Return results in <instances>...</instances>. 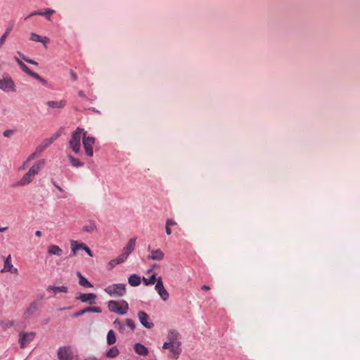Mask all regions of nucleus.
Wrapping results in <instances>:
<instances>
[{
    "instance_id": "nucleus-40",
    "label": "nucleus",
    "mask_w": 360,
    "mask_h": 360,
    "mask_svg": "<svg viewBox=\"0 0 360 360\" xmlns=\"http://www.w3.org/2000/svg\"><path fill=\"white\" fill-rule=\"evenodd\" d=\"M55 11L52 9H46L45 12H43L44 15H45L49 20H50V15L53 13H54Z\"/></svg>"
},
{
    "instance_id": "nucleus-59",
    "label": "nucleus",
    "mask_w": 360,
    "mask_h": 360,
    "mask_svg": "<svg viewBox=\"0 0 360 360\" xmlns=\"http://www.w3.org/2000/svg\"><path fill=\"white\" fill-rule=\"evenodd\" d=\"M18 54L19 55L20 58H22V56H24L22 53L18 52Z\"/></svg>"
},
{
    "instance_id": "nucleus-44",
    "label": "nucleus",
    "mask_w": 360,
    "mask_h": 360,
    "mask_svg": "<svg viewBox=\"0 0 360 360\" xmlns=\"http://www.w3.org/2000/svg\"><path fill=\"white\" fill-rule=\"evenodd\" d=\"M28 75L31 76L32 77L36 79L37 80H39V78L41 77L40 75H39L36 72H34L33 71L30 70L28 74Z\"/></svg>"
},
{
    "instance_id": "nucleus-4",
    "label": "nucleus",
    "mask_w": 360,
    "mask_h": 360,
    "mask_svg": "<svg viewBox=\"0 0 360 360\" xmlns=\"http://www.w3.org/2000/svg\"><path fill=\"white\" fill-rule=\"evenodd\" d=\"M104 291L110 297H123L126 292V284L115 283L107 286Z\"/></svg>"
},
{
    "instance_id": "nucleus-57",
    "label": "nucleus",
    "mask_w": 360,
    "mask_h": 360,
    "mask_svg": "<svg viewBox=\"0 0 360 360\" xmlns=\"http://www.w3.org/2000/svg\"><path fill=\"white\" fill-rule=\"evenodd\" d=\"M15 60L17 62V63L19 65V63H22V61L20 60L18 58L15 57Z\"/></svg>"
},
{
    "instance_id": "nucleus-37",
    "label": "nucleus",
    "mask_w": 360,
    "mask_h": 360,
    "mask_svg": "<svg viewBox=\"0 0 360 360\" xmlns=\"http://www.w3.org/2000/svg\"><path fill=\"white\" fill-rule=\"evenodd\" d=\"M127 257H128V256L122 252L115 259L117 261V263H118L120 264L123 263L127 259Z\"/></svg>"
},
{
    "instance_id": "nucleus-10",
    "label": "nucleus",
    "mask_w": 360,
    "mask_h": 360,
    "mask_svg": "<svg viewBox=\"0 0 360 360\" xmlns=\"http://www.w3.org/2000/svg\"><path fill=\"white\" fill-rule=\"evenodd\" d=\"M139 320L141 324L148 328L150 329L154 326V323L150 320L149 316L143 311H140L137 314Z\"/></svg>"
},
{
    "instance_id": "nucleus-54",
    "label": "nucleus",
    "mask_w": 360,
    "mask_h": 360,
    "mask_svg": "<svg viewBox=\"0 0 360 360\" xmlns=\"http://www.w3.org/2000/svg\"><path fill=\"white\" fill-rule=\"evenodd\" d=\"M35 235H36L37 236H38V237H40V236H41V231H37L35 232Z\"/></svg>"
},
{
    "instance_id": "nucleus-1",
    "label": "nucleus",
    "mask_w": 360,
    "mask_h": 360,
    "mask_svg": "<svg viewBox=\"0 0 360 360\" xmlns=\"http://www.w3.org/2000/svg\"><path fill=\"white\" fill-rule=\"evenodd\" d=\"M180 338V334L177 331L170 330L167 337V341L162 346L163 349H169L172 353V357L175 359H178L181 352Z\"/></svg>"
},
{
    "instance_id": "nucleus-5",
    "label": "nucleus",
    "mask_w": 360,
    "mask_h": 360,
    "mask_svg": "<svg viewBox=\"0 0 360 360\" xmlns=\"http://www.w3.org/2000/svg\"><path fill=\"white\" fill-rule=\"evenodd\" d=\"M82 143L86 155L92 157L94 155L93 146L95 143V138L86 136V134H84Z\"/></svg>"
},
{
    "instance_id": "nucleus-56",
    "label": "nucleus",
    "mask_w": 360,
    "mask_h": 360,
    "mask_svg": "<svg viewBox=\"0 0 360 360\" xmlns=\"http://www.w3.org/2000/svg\"><path fill=\"white\" fill-rule=\"evenodd\" d=\"M8 229V227H0V232H4Z\"/></svg>"
},
{
    "instance_id": "nucleus-2",
    "label": "nucleus",
    "mask_w": 360,
    "mask_h": 360,
    "mask_svg": "<svg viewBox=\"0 0 360 360\" xmlns=\"http://www.w3.org/2000/svg\"><path fill=\"white\" fill-rule=\"evenodd\" d=\"M84 134H86V131L80 127H77L76 130L72 133L69 146L75 153H78L80 151L81 139H83Z\"/></svg>"
},
{
    "instance_id": "nucleus-51",
    "label": "nucleus",
    "mask_w": 360,
    "mask_h": 360,
    "mask_svg": "<svg viewBox=\"0 0 360 360\" xmlns=\"http://www.w3.org/2000/svg\"><path fill=\"white\" fill-rule=\"evenodd\" d=\"M38 81H39L41 83H42L44 85L47 84V81L46 79H44V78H42L41 77L39 78V79Z\"/></svg>"
},
{
    "instance_id": "nucleus-26",
    "label": "nucleus",
    "mask_w": 360,
    "mask_h": 360,
    "mask_svg": "<svg viewBox=\"0 0 360 360\" xmlns=\"http://www.w3.org/2000/svg\"><path fill=\"white\" fill-rule=\"evenodd\" d=\"M47 291H53L55 295L58 292L66 293V292H68V288L64 285L59 286V287L49 285L47 288Z\"/></svg>"
},
{
    "instance_id": "nucleus-58",
    "label": "nucleus",
    "mask_w": 360,
    "mask_h": 360,
    "mask_svg": "<svg viewBox=\"0 0 360 360\" xmlns=\"http://www.w3.org/2000/svg\"><path fill=\"white\" fill-rule=\"evenodd\" d=\"M84 360H98V359L96 358H95V357H89V358H87V359H86Z\"/></svg>"
},
{
    "instance_id": "nucleus-38",
    "label": "nucleus",
    "mask_w": 360,
    "mask_h": 360,
    "mask_svg": "<svg viewBox=\"0 0 360 360\" xmlns=\"http://www.w3.org/2000/svg\"><path fill=\"white\" fill-rule=\"evenodd\" d=\"M38 154H39V151H37V149H36V150L27 158V159L25 162V164H27L32 160H33L36 157H38V156L40 155H38Z\"/></svg>"
},
{
    "instance_id": "nucleus-45",
    "label": "nucleus",
    "mask_w": 360,
    "mask_h": 360,
    "mask_svg": "<svg viewBox=\"0 0 360 360\" xmlns=\"http://www.w3.org/2000/svg\"><path fill=\"white\" fill-rule=\"evenodd\" d=\"M86 313V308L84 309H82L79 311H77L75 312L73 315H72V317H78L79 316H82L84 314Z\"/></svg>"
},
{
    "instance_id": "nucleus-18",
    "label": "nucleus",
    "mask_w": 360,
    "mask_h": 360,
    "mask_svg": "<svg viewBox=\"0 0 360 360\" xmlns=\"http://www.w3.org/2000/svg\"><path fill=\"white\" fill-rule=\"evenodd\" d=\"M136 245V238L129 239L127 244L124 247L122 252L129 256L134 250Z\"/></svg>"
},
{
    "instance_id": "nucleus-15",
    "label": "nucleus",
    "mask_w": 360,
    "mask_h": 360,
    "mask_svg": "<svg viewBox=\"0 0 360 360\" xmlns=\"http://www.w3.org/2000/svg\"><path fill=\"white\" fill-rule=\"evenodd\" d=\"M47 252L50 255L61 257L63 254V250L58 245L51 244L48 246Z\"/></svg>"
},
{
    "instance_id": "nucleus-30",
    "label": "nucleus",
    "mask_w": 360,
    "mask_h": 360,
    "mask_svg": "<svg viewBox=\"0 0 360 360\" xmlns=\"http://www.w3.org/2000/svg\"><path fill=\"white\" fill-rule=\"evenodd\" d=\"M68 159L72 166L75 167H79L83 166L84 163L82 162L79 159L72 157V155H68Z\"/></svg>"
},
{
    "instance_id": "nucleus-53",
    "label": "nucleus",
    "mask_w": 360,
    "mask_h": 360,
    "mask_svg": "<svg viewBox=\"0 0 360 360\" xmlns=\"http://www.w3.org/2000/svg\"><path fill=\"white\" fill-rule=\"evenodd\" d=\"M202 289L204 290H210V288L208 285H204L202 286Z\"/></svg>"
},
{
    "instance_id": "nucleus-36",
    "label": "nucleus",
    "mask_w": 360,
    "mask_h": 360,
    "mask_svg": "<svg viewBox=\"0 0 360 360\" xmlns=\"http://www.w3.org/2000/svg\"><path fill=\"white\" fill-rule=\"evenodd\" d=\"M11 32V29H7L6 31L5 32V33L0 38V46H1L5 41H6V39L7 38L8 35Z\"/></svg>"
},
{
    "instance_id": "nucleus-25",
    "label": "nucleus",
    "mask_w": 360,
    "mask_h": 360,
    "mask_svg": "<svg viewBox=\"0 0 360 360\" xmlns=\"http://www.w3.org/2000/svg\"><path fill=\"white\" fill-rule=\"evenodd\" d=\"M128 282L131 286H138L141 283V278L136 274H131L128 278Z\"/></svg>"
},
{
    "instance_id": "nucleus-14",
    "label": "nucleus",
    "mask_w": 360,
    "mask_h": 360,
    "mask_svg": "<svg viewBox=\"0 0 360 360\" xmlns=\"http://www.w3.org/2000/svg\"><path fill=\"white\" fill-rule=\"evenodd\" d=\"M34 336V333L21 334L20 338V347L24 348L28 342H30L33 340Z\"/></svg>"
},
{
    "instance_id": "nucleus-29",
    "label": "nucleus",
    "mask_w": 360,
    "mask_h": 360,
    "mask_svg": "<svg viewBox=\"0 0 360 360\" xmlns=\"http://www.w3.org/2000/svg\"><path fill=\"white\" fill-rule=\"evenodd\" d=\"M115 342H116L115 333L112 330H110L107 334V343L109 345H112Z\"/></svg>"
},
{
    "instance_id": "nucleus-52",
    "label": "nucleus",
    "mask_w": 360,
    "mask_h": 360,
    "mask_svg": "<svg viewBox=\"0 0 360 360\" xmlns=\"http://www.w3.org/2000/svg\"><path fill=\"white\" fill-rule=\"evenodd\" d=\"M53 184H54V186H56V188L58 191H63V188H62L60 186L57 185L55 182H53Z\"/></svg>"
},
{
    "instance_id": "nucleus-21",
    "label": "nucleus",
    "mask_w": 360,
    "mask_h": 360,
    "mask_svg": "<svg viewBox=\"0 0 360 360\" xmlns=\"http://www.w3.org/2000/svg\"><path fill=\"white\" fill-rule=\"evenodd\" d=\"M85 244L81 242H78L77 240H71L70 241V248L71 251L73 253V255H76L77 251L78 250H84L85 248Z\"/></svg>"
},
{
    "instance_id": "nucleus-34",
    "label": "nucleus",
    "mask_w": 360,
    "mask_h": 360,
    "mask_svg": "<svg viewBox=\"0 0 360 360\" xmlns=\"http://www.w3.org/2000/svg\"><path fill=\"white\" fill-rule=\"evenodd\" d=\"M126 325L131 330H134L136 328V324L134 321L131 319H127L125 320Z\"/></svg>"
},
{
    "instance_id": "nucleus-42",
    "label": "nucleus",
    "mask_w": 360,
    "mask_h": 360,
    "mask_svg": "<svg viewBox=\"0 0 360 360\" xmlns=\"http://www.w3.org/2000/svg\"><path fill=\"white\" fill-rule=\"evenodd\" d=\"M22 59L30 64H32V65H38V63H37L36 61H34L32 59H30V58L25 57V56H22Z\"/></svg>"
},
{
    "instance_id": "nucleus-41",
    "label": "nucleus",
    "mask_w": 360,
    "mask_h": 360,
    "mask_svg": "<svg viewBox=\"0 0 360 360\" xmlns=\"http://www.w3.org/2000/svg\"><path fill=\"white\" fill-rule=\"evenodd\" d=\"M14 133V130L13 129H6L4 131V136L5 137H10Z\"/></svg>"
},
{
    "instance_id": "nucleus-27",
    "label": "nucleus",
    "mask_w": 360,
    "mask_h": 360,
    "mask_svg": "<svg viewBox=\"0 0 360 360\" xmlns=\"http://www.w3.org/2000/svg\"><path fill=\"white\" fill-rule=\"evenodd\" d=\"M119 354L120 352L117 347H112L106 352L105 356L108 358H115Z\"/></svg>"
},
{
    "instance_id": "nucleus-50",
    "label": "nucleus",
    "mask_w": 360,
    "mask_h": 360,
    "mask_svg": "<svg viewBox=\"0 0 360 360\" xmlns=\"http://www.w3.org/2000/svg\"><path fill=\"white\" fill-rule=\"evenodd\" d=\"M70 74H71V77H72V79L74 81L77 80V75H76L75 72H71V73H70Z\"/></svg>"
},
{
    "instance_id": "nucleus-23",
    "label": "nucleus",
    "mask_w": 360,
    "mask_h": 360,
    "mask_svg": "<svg viewBox=\"0 0 360 360\" xmlns=\"http://www.w3.org/2000/svg\"><path fill=\"white\" fill-rule=\"evenodd\" d=\"M46 105L49 108H63L66 105V101L65 100H60V101H48Z\"/></svg>"
},
{
    "instance_id": "nucleus-60",
    "label": "nucleus",
    "mask_w": 360,
    "mask_h": 360,
    "mask_svg": "<svg viewBox=\"0 0 360 360\" xmlns=\"http://www.w3.org/2000/svg\"><path fill=\"white\" fill-rule=\"evenodd\" d=\"M27 164L23 163V165L22 166L21 169H24L25 168Z\"/></svg>"
},
{
    "instance_id": "nucleus-3",
    "label": "nucleus",
    "mask_w": 360,
    "mask_h": 360,
    "mask_svg": "<svg viewBox=\"0 0 360 360\" xmlns=\"http://www.w3.org/2000/svg\"><path fill=\"white\" fill-rule=\"evenodd\" d=\"M108 308L110 312L124 315L129 310V304L124 300L120 301L110 300L108 302Z\"/></svg>"
},
{
    "instance_id": "nucleus-7",
    "label": "nucleus",
    "mask_w": 360,
    "mask_h": 360,
    "mask_svg": "<svg viewBox=\"0 0 360 360\" xmlns=\"http://www.w3.org/2000/svg\"><path fill=\"white\" fill-rule=\"evenodd\" d=\"M62 131L61 129L53 134L51 137L44 139L41 143L37 148V151H39L38 155H41V153L47 148L53 141L57 140L60 136L61 135Z\"/></svg>"
},
{
    "instance_id": "nucleus-24",
    "label": "nucleus",
    "mask_w": 360,
    "mask_h": 360,
    "mask_svg": "<svg viewBox=\"0 0 360 360\" xmlns=\"http://www.w3.org/2000/svg\"><path fill=\"white\" fill-rule=\"evenodd\" d=\"M77 276L79 278V284L85 288H92V284L79 272H77Z\"/></svg>"
},
{
    "instance_id": "nucleus-9",
    "label": "nucleus",
    "mask_w": 360,
    "mask_h": 360,
    "mask_svg": "<svg viewBox=\"0 0 360 360\" xmlns=\"http://www.w3.org/2000/svg\"><path fill=\"white\" fill-rule=\"evenodd\" d=\"M155 290L158 293V295L160 296V297L164 300L166 301L169 298V292L167 291V290L165 288L163 282L161 277H158L157 278V283L155 287Z\"/></svg>"
},
{
    "instance_id": "nucleus-39",
    "label": "nucleus",
    "mask_w": 360,
    "mask_h": 360,
    "mask_svg": "<svg viewBox=\"0 0 360 360\" xmlns=\"http://www.w3.org/2000/svg\"><path fill=\"white\" fill-rule=\"evenodd\" d=\"M19 66L21 70L27 74H28V72L31 70L23 62L19 63Z\"/></svg>"
},
{
    "instance_id": "nucleus-49",
    "label": "nucleus",
    "mask_w": 360,
    "mask_h": 360,
    "mask_svg": "<svg viewBox=\"0 0 360 360\" xmlns=\"http://www.w3.org/2000/svg\"><path fill=\"white\" fill-rule=\"evenodd\" d=\"M159 266L156 264H154L151 266V267L148 270V273H151L155 268H158Z\"/></svg>"
},
{
    "instance_id": "nucleus-31",
    "label": "nucleus",
    "mask_w": 360,
    "mask_h": 360,
    "mask_svg": "<svg viewBox=\"0 0 360 360\" xmlns=\"http://www.w3.org/2000/svg\"><path fill=\"white\" fill-rule=\"evenodd\" d=\"M114 327L119 330L120 333H124L125 330L124 325L118 319L113 322Z\"/></svg>"
},
{
    "instance_id": "nucleus-48",
    "label": "nucleus",
    "mask_w": 360,
    "mask_h": 360,
    "mask_svg": "<svg viewBox=\"0 0 360 360\" xmlns=\"http://www.w3.org/2000/svg\"><path fill=\"white\" fill-rule=\"evenodd\" d=\"M43 15L44 13L43 12L41 11H34L32 12L29 16H27L26 18H29V17H31V16H33V15Z\"/></svg>"
},
{
    "instance_id": "nucleus-8",
    "label": "nucleus",
    "mask_w": 360,
    "mask_h": 360,
    "mask_svg": "<svg viewBox=\"0 0 360 360\" xmlns=\"http://www.w3.org/2000/svg\"><path fill=\"white\" fill-rule=\"evenodd\" d=\"M57 355L59 360H72V349L69 346L60 347L58 349Z\"/></svg>"
},
{
    "instance_id": "nucleus-33",
    "label": "nucleus",
    "mask_w": 360,
    "mask_h": 360,
    "mask_svg": "<svg viewBox=\"0 0 360 360\" xmlns=\"http://www.w3.org/2000/svg\"><path fill=\"white\" fill-rule=\"evenodd\" d=\"M82 229L84 231L91 233L96 230V226L94 223L90 222L89 224L84 226Z\"/></svg>"
},
{
    "instance_id": "nucleus-47",
    "label": "nucleus",
    "mask_w": 360,
    "mask_h": 360,
    "mask_svg": "<svg viewBox=\"0 0 360 360\" xmlns=\"http://www.w3.org/2000/svg\"><path fill=\"white\" fill-rule=\"evenodd\" d=\"M83 250H84L90 257H93V252L87 245H85Z\"/></svg>"
},
{
    "instance_id": "nucleus-13",
    "label": "nucleus",
    "mask_w": 360,
    "mask_h": 360,
    "mask_svg": "<svg viewBox=\"0 0 360 360\" xmlns=\"http://www.w3.org/2000/svg\"><path fill=\"white\" fill-rule=\"evenodd\" d=\"M96 298V295L94 293H82L77 297V299L79 300L81 302H89L90 304L95 303Z\"/></svg>"
},
{
    "instance_id": "nucleus-32",
    "label": "nucleus",
    "mask_w": 360,
    "mask_h": 360,
    "mask_svg": "<svg viewBox=\"0 0 360 360\" xmlns=\"http://www.w3.org/2000/svg\"><path fill=\"white\" fill-rule=\"evenodd\" d=\"M157 281L155 274L151 275L148 278H143V282L146 285H153Z\"/></svg>"
},
{
    "instance_id": "nucleus-19",
    "label": "nucleus",
    "mask_w": 360,
    "mask_h": 360,
    "mask_svg": "<svg viewBox=\"0 0 360 360\" xmlns=\"http://www.w3.org/2000/svg\"><path fill=\"white\" fill-rule=\"evenodd\" d=\"M34 177V176L31 175V174L29 172H27L26 174L23 175L22 179L19 181H18L17 186H24L28 185L32 181Z\"/></svg>"
},
{
    "instance_id": "nucleus-16",
    "label": "nucleus",
    "mask_w": 360,
    "mask_h": 360,
    "mask_svg": "<svg viewBox=\"0 0 360 360\" xmlns=\"http://www.w3.org/2000/svg\"><path fill=\"white\" fill-rule=\"evenodd\" d=\"M39 307H40V304L38 301L32 302V303H30L29 307L27 308V309L25 312V316H30V315L34 314L37 311L39 310Z\"/></svg>"
},
{
    "instance_id": "nucleus-22",
    "label": "nucleus",
    "mask_w": 360,
    "mask_h": 360,
    "mask_svg": "<svg viewBox=\"0 0 360 360\" xmlns=\"http://www.w3.org/2000/svg\"><path fill=\"white\" fill-rule=\"evenodd\" d=\"M134 351L136 354L141 356H146L148 354V349L141 343H136L134 345Z\"/></svg>"
},
{
    "instance_id": "nucleus-20",
    "label": "nucleus",
    "mask_w": 360,
    "mask_h": 360,
    "mask_svg": "<svg viewBox=\"0 0 360 360\" xmlns=\"http://www.w3.org/2000/svg\"><path fill=\"white\" fill-rule=\"evenodd\" d=\"M30 39L33 41L41 42L44 46L49 43V39L46 37H41L35 33H31Z\"/></svg>"
},
{
    "instance_id": "nucleus-28",
    "label": "nucleus",
    "mask_w": 360,
    "mask_h": 360,
    "mask_svg": "<svg viewBox=\"0 0 360 360\" xmlns=\"http://www.w3.org/2000/svg\"><path fill=\"white\" fill-rule=\"evenodd\" d=\"M175 225H176V222L174 220H173L172 219H167L166 224H165V231H166V233L168 236L171 235V233H172V229L170 227L172 226H175Z\"/></svg>"
},
{
    "instance_id": "nucleus-35",
    "label": "nucleus",
    "mask_w": 360,
    "mask_h": 360,
    "mask_svg": "<svg viewBox=\"0 0 360 360\" xmlns=\"http://www.w3.org/2000/svg\"><path fill=\"white\" fill-rule=\"evenodd\" d=\"M86 312L101 313L102 310L98 307H89L86 308Z\"/></svg>"
},
{
    "instance_id": "nucleus-11",
    "label": "nucleus",
    "mask_w": 360,
    "mask_h": 360,
    "mask_svg": "<svg viewBox=\"0 0 360 360\" xmlns=\"http://www.w3.org/2000/svg\"><path fill=\"white\" fill-rule=\"evenodd\" d=\"M9 272L15 275L18 274V270L17 268L14 267L11 263V255H8L7 257L4 259V268L1 270V273H6Z\"/></svg>"
},
{
    "instance_id": "nucleus-55",
    "label": "nucleus",
    "mask_w": 360,
    "mask_h": 360,
    "mask_svg": "<svg viewBox=\"0 0 360 360\" xmlns=\"http://www.w3.org/2000/svg\"><path fill=\"white\" fill-rule=\"evenodd\" d=\"M78 94L81 97L85 96V94H84V91H79Z\"/></svg>"
},
{
    "instance_id": "nucleus-17",
    "label": "nucleus",
    "mask_w": 360,
    "mask_h": 360,
    "mask_svg": "<svg viewBox=\"0 0 360 360\" xmlns=\"http://www.w3.org/2000/svg\"><path fill=\"white\" fill-rule=\"evenodd\" d=\"M45 164V161L44 160H41L39 161H38L37 162H36L30 169H29V172L31 174V175L32 176H36L37 174H39L40 169L44 167Z\"/></svg>"
},
{
    "instance_id": "nucleus-46",
    "label": "nucleus",
    "mask_w": 360,
    "mask_h": 360,
    "mask_svg": "<svg viewBox=\"0 0 360 360\" xmlns=\"http://www.w3.org/2000/svg\"><path fill=\"white\" fill-rule=\"evenodd\" d=\"M117 264H119L118 263H117V261L116 259H112L111 260L109 263H108V266H110V269H112V268H114Z\"/></svg>"
},
{
    "instance_id": "nucleus-43",
    "label": "nucleus",
    "mask_w": 360,
    "mask_h": 360,
    "mask_svg": "<svg viewBox=\"0 0 360 360\" xmlns=\"http://www.w3.org/2000/svg\"><path fill=\"white\" fill-rule=\"evenodd\" d=\"M28 75L31 76L32 77L36 79L37 80H39V78L41 77L40 75H39L36 72H34L33 71L30 70L28 74Z\"/></svg>"
},
{
    "instance_id": "nucleus-6",
    "label": "nucleus",
    "mask_w": 360,
    "mask_h": 360,
    "mask_svg": "<svg viewBox=\"0 0 360 360\" xmlns=\"http://www.w3.org/2000/svg\"><path fill=\"white\" fill-rule=\"evenodd\" d=\"M0 89L6 92H15V85L10 77H3L0 79Z\"/></svg>"
},
{
    "instance_id": "nucleus-12",
    "label": "nucleus",
    "mask_w": 360,
    "mask_h": 360,
    "mask_svg": "<svg viewBox=\"0 0 360 360\" xmlns=\"http://www.w3.org/2000/svg\"><path fill=\"white\" fill-rule=\"evenodd\" d=\"M150 255H148V259L155 261H162L165 257V253L160 249L150 250L148 247Z\"/></svg>"
}]
</instances>
